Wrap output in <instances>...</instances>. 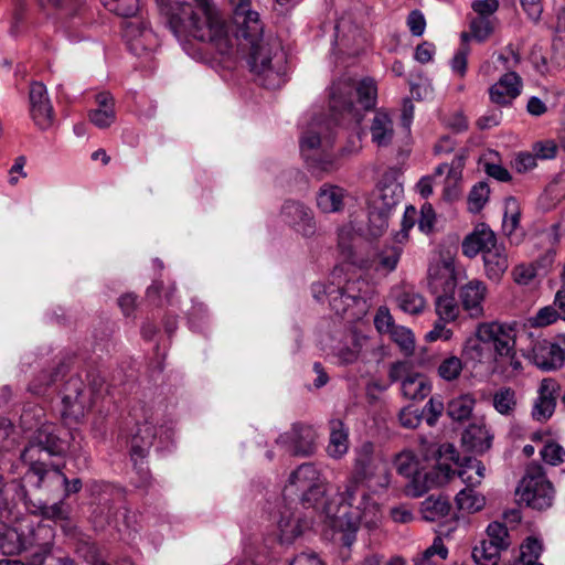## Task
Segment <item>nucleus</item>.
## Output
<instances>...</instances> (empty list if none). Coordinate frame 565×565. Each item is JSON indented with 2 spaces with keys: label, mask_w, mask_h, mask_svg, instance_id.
<instances>
[{
  "label": "nucleus",
  "mask_w": 565,
  "mask_h": 565,
  "mask_svg": "<svg viewBox=\"0 0 565 565\" xmlns=\"http://www.w3.org/2000/svg\"><path fill=\"white\" fill-rule=\"evenodd\" d=\"M391 472L387 461L375 450L372 443L362 444L355 451L351 477L343 490L327 500L319 512V521L332 534L341 533V542L350 546L361 525L374 527L382 519L380 504L365 491H360V484L367 487L387 488Z\"/></svg>",
  "instance_id": "f257e3e1"
},
{
  "label": "nucleus",
  "mask_w": 565,
  "mask_h": 565,
  "mask_svg": "<svg viewBox=\"0 0 565 565\" xmlns=\"http://www.w3.org/2000/svg\"><path fill=\"white\" fill-rule=\"evenodd\" d=\"M233 22L226 23L214 11V50L226 47L231 61L242 56L249 71L268 88L279 87L287 72V54L277 38H263L258 12L250 0H228Z\"/></svg>",
  "instance_id": "f03ea898"
},
{
  "label": "nucleus",
  "mask_w": 565,
  "mask_h": 565,
  "mask_svg": "<svg viewBox=\"0 0 565 565\" xmlns=\"http://www.w3.org/2000/svg\"><path fill=\"white\" fill-rule=\"evenodd\" d=\"M353 90L356 92L358 102L363 109L369 110L375 106L377 87L374 79L363 78L356 86L351 78L333 82L330 87L331 120L313 118L300 138V148L307 160L310 159L306 154L307 151L327 149L331 146L333 134L331 122L347 125L351 121L358 124L361 120V114L352 102Z\"/></svg>",
  "instance_id": "7ed1b4c3"
},
{
  "label": "nucleus",
  "mask_w": 565,
  "mask_h": 565,
  "mask_svg": "<svg viewBox=\"0 0 565 565\" xmlns=\"http://www.w3.org/2000/svg\"><path fill=\"white\" fill-rule=\"evenodd\" d=\"M157 4L183 50L194 60L209 62L206 56L212 41L211 0H193V3L157 0Z\"/></svg>",
  "instance_id": "20e7f679"
},
{
  "label": "nucleus",
  "mask_w": 565,
  "mask_h": 565,
  "mask_svg": "<svg viewBox=\"0 0 565 565\" xmlns=\"http://www.w3.org/2000/svg\"><path fill=\"white\" fill-rule=\"evenodd\" d=\"M461 355L473 369L494 359L505 371L511 369L518 373L522 370L513 327L497 321L478 323L473 334L466 339Z\"/></svg>",
  "instance_id": "39448f33"
},
{
  "label": "nucleus",
  "mask_w": 565,
  "mask_h": 565,
  "mask_svg": "<svg viewBox=\"0 0 565 565\" xmlns=\"http://www.w3.org/2000/svg\"><path fill=\"white\" fill-rule=\"evenodd\" d=\"M67 431L52 423L42 424L21 454V460L29 466L26 478L36 477L35 487L41 488L49 468L47 459L63 456L68 449Z\"/></svg>",
  "instance_id": "423d86ee"
},
{
  "label": "nucleus",
  "mask_w": 565,
  "mask_h": 565,
  "mask_svg": "<svg viewBox=\"0 0 565 565\" xmlns=\"http://www.w3.org/2000/svg\"><path fill=\"white\" fill-rule=\"evenodd\" d=\"M483 463L472 457L460 458L456 447L445 443L438 447L436 477L437 486L448 482L457 475L466 487H477L484 478Z\"/></svg>",
  "instance_id": "0eeeda50"
},
{
  "label": "nucleus",
  "mask_w": 565,
  "mask_h": 565,
  "mask_svg": "<svg viewBox=\"0 0 565 565\" xmlns=\"http://www.w3.org/2000/svg\"><path fill=\"white\" fill-rule=\"evenodd\" d=\"M327 492V481L311 462L301 463L295 469L284 489L286 498H297L306 508H317Z\"/></svg>",
  "instance_id": "6e6552de"
},
{
  "label": "nucleus",
  "mask_w": 565,
  "mask_h": 565,
  "mask_svg": "<svg viewBox=\"0 0 565 565\" xmlns=\"http://www.w3.org/2000/svg\"><path fill=\"white\" fill-rule=\"evenodd\" d=\"M518 491L521 500L536 510L550 508L554 499L553 484L546 478L543 467L537 463L527 466Z\"/></svg>",
  "instance_id": "1a4fd4ad"
},
{
  "label": "nucleus",
  "mask_w": 565,
  "mask_h": 565,
  "mask_svg": "<svg viewBox=\"0 0 565 565\" xmlns=\"http://www.w3.org/2000/svg\"><path fill=\"white\" fill-rule=\"evenodd\" d=\"M393 463L398 475L411 480L407 489L413 497H420L437 486L436 466L431 471H420L419 460L413 450L404 449L396 454Z\"/></svg>",
  "instance_id": "9d476101"
},
{
  "label": "nucleus",
  "mask_w": 565,
  "mask_h": 565,
  "mask_svg": "<svg viewBox=\"0 0 565 565\" xmlns=\"http://www.w3.org/2000/svg\"><path fill=\"white\" fill-rule=\"evenodd\" d=\"M392 382H401L402 395L411 401H423L431 392V384L426 375L414 372L407 362L393 363L388 371Z\"/></svg>",
  "instance_id": "9b49d317"
},
{
  "label": "nucleus",
  "mask_w": 565,
  "mask_h": 565,
  "mask_svg": "<svg viewBox=\"0 0 565 565\" xmlns=\"http://www.w3.org/2000/svg\"><path fill=\"white\" fill-rule=\"evenodd\" d=\"M316 440L317 433L311 425L296 423L289 431L281 434L276 443L292 456L309 457L316 451Z\"/></svg>",
  "instance_id": "f8f14e48"
},
{
  "label": "nucleus",
  "mask_w": 565,
  "mask_h": 565,
  "mask_svg": "<svg viewBox=\"0 0 565 565\" xmlns=\"http://www.w3.org/2000/svg\"><path fill=\"white\" fill-rule=\"evenodd\" d=\"M30 114L38 128L46 130L54 122V109L43 83L34 82L29 93Z\"/></svg>",
  "instance_id": "ddd939ff"
},
{
  "label": "nucleus",
  "mask_w": 565,
  "mask_h": 565,
  "mask_svg": "<svg viewBox=\"0 0 565 565\" xmlns=\"http://www.w3.org/2000/svg\"><path fill=\"white\" fill-rule=\"evenodd\" d=\"M312 518L299 510L286 507L278 521V540L281 544H290L305 531L311 529Z\"/></svg>",
  "instance_id": "4468645a"
},
{
  "label": "nucleus",
  "mask_w": 565,
  "mask_h": 565,
  "mask_svg": "<svg viewBox=\"0 0 565 565\" xmlns=\"http://www.w3.org/2000/svg\"><path fill=\"white\" fill-rule=\"evenodd\" d=\"M559 388V384L554 379L541 381L531 412L534 420L545 423L553 416Z\"/></svg>",
  "instance_id": "2eb2a0df"
},
{
  "label": "nucleus",
  "mask_w": 565,
  "mask_h": 565,
  "mask_svg": "<svg viewBox=\"0 0 565 565\" xmlns=\"http://www.w3.org/2000/svg\"><path fill=\"white\" fill-rule=\"evenodd\" d=\"M488 295L487 285L479 279L469 280L459 288L460 305L471 319L484 317V301Z\"/></svg>",
  "instance_id": "dca6fc26"
},
{
  "label": "nucleus",
  "mask_w": 565,
  "mask_h": 565,
  "mask_svg": "<svg viewBox=\"0 0 565 565\" xmlns=\"http://www.w3.org/2000/svg\"><path fill=\"white\" fill-rule=\"evenodd\" d=\"M282 221L305 237H310L316 232V223L312 212L300 202L286 201L281 207Z\"/></svg>",
  "instance_id": "f3484780"
},
{
  "label": "nucleus",
  "mask_w": 565,
  "mask_h": 565,
  "mask_svg": "<svg viewBox=\"0 0 565 565\" xmlns=\"http://www.w3.org/2000/svg\"><path fill=\"white\" fill-rule=\"evenodd\" d=\"M328 300L331 310L338 316L347 319L348 321H356L362 319L369 310L370 305L361 298H356L351 303L350 300L345 299V294L342 292L340 286H334L328 291Z\"/></svg>",
  "instance_id": "a211bd4d"
},
{
  "label": "nucleus",
  "mask_w": 565,
  "mask_h": 565,
  "mask_svg": "<svg viewBox=\"0 0 565 565\" xmlns=\"http://www.w3.org/2000/svg\"><path fill=\"white\" fill-rule=\"evenodd\" d=\"M527 358L541 370L553 371L563 366L565 354L558 344L541 340L533 344Z\"/></svg>",
  "instance_id": "6ab92c4d"
},
{
  "label": "nucleus",
  "mask_w": 565,
  "mask_h": 565,
  "mask_svg": "<svg viewBox=\"0 0 565 565\" xmlns=\"http://www.w3.org/2000/svg\"><path fill=\"white\" fill-rule=\"evenodd\" d=\"M498 244L495 233L484 223L475 226L473 231L462 241L461 248L465 256L476 257L479 253L482 256Z\"/></svg>",
  "instance_id": "aec40b11"
},
{
  "label": "nucleus",
  "mask_w": 565,
  "mask_h": 565,
  "mask_svg": "<svg viewBox=\"0 0 565 565\" xmlns=\"http://www.w3.org/2000/svg\"><path fill=\"white\" fill-rule=\"evenodd\" d=\"M457 286V278L454 265L450 262H443L429 267L428 288L436 297L452 295Z\"/></svg>",
  "instance_id": "412c9836"
},
{
  "label": "nucleus",
  "mask_w": 565,
  "mask_h": 565,
  "mask_svg": "<svg viewBox=\"0 0 565 565\" xmlns=\"http://www.w3.org/2000/svg\"><path fill=\"white\" fill-rule=\"evenodd\" d=\"M522 78L515 72L503 74L489 88L490 100L500 106H509L521 94Z\"/></svg>",
  "instance_id": "4be33fe9"
},
{
  "label": "nucleus",
  "mask_w": 565,
  "mask_h": 565,
  "mask_svg": "<svg viewBox=\"0 0 565 565\" xmlns=\"http://www.w3.org/2000/svg\"><path fill=\"white\" fill-rule=\"evenodd\" d=\"M62 402L64 405V415L79 418L84 415L86 408V398L84 396V383L79 377H70L64 385Z\"/></svg>",
  "instance_id": "5701e85b"
},
{
  "label": "nucleus",
  "mask_w": 565,
  "mask_h": 565,
  "mask_svg": "<svg viewBox=\"0 0 565 565\" xmlns=\"http://www.w3.org/2000/svg\"><path fill=\"white\" fill-rule=\"evenodd\" d=\"M329 430L327 454L333 459H341L349 450V428L342 419L332 418L329 420Z\"/></svg>",
  "instance_id": "b1692460"
},
{
  "label": "nucleus",
  "mask_w": 565,
  "mask_h": 565,
  "mask_svg": "<svg viewBox=\"0 0 565 565\" xmlns=\"http://www.w3.org/2000/svg\"><path fill=\"white\" fill-rule=\"evenodd\" d=\"M347 191L334 184L324 183L317 193V206L323 213H337L343 210Z\"/></svg>",
  "instance_id": "393cba45"
},
{
  "label": "nucleus",
  "mask_w": 565,
  "mask_h": 565,
  "mask_svg": "<svg viewBox=\"0 0 565 565\" xmlns=\"http://www.w3.org/2000/svg\"><path fill=\"white\" fill-rule=\"evenodd\" d=\"M96 104L97 108L88 114L89 120L99 129L108 128L116 119L114 98L109 93L103 92L96 95Z\"/></svg>",
  "instance_id": "a878e982"
},
{
  "label": "nucleus",
  "mask_w": 565,
  "mask_h": 565,
  "mask_svg": "<svg viewBox=\"0 0 565 565\" xmlns=\"http://www.w3.org/2000/svg\"><path fill=\"white\" fill-rule=\"evenodd\" d=\"M124 32L130 50L135 53L146 50L152 44L153 33L145 21L137 20L126 22L124 25Z\"/></svg>",
  "instance_id": "bb28decb"
},
{
  "label": "nucleus",
  "mask_w": 565,
  "mask_h": 565,
  "mask_svg": "<svg viewBox=\"0 0 565 565\" xmlns=\"http://www.w3.org/2000/svg\"><path fill=\"white\" fill-rule=\"evenodd\" d=\"M461 441L467 450L483 454L491 447L492 435L484 425L471 424L462 433Z\"/></svg>",
  "instance_id": "cd10ccee"
},
{
  "label": "nucleus",
  "mask_w": 565,
  "mask_h": 565,
  "mask_svg": "<svg viewBox=\"0 0 565 565\" xmlns=\"http://www.w3.org/2000/svg\"><path fill=\"white\" fill-rule=\"evenodd\" d=\"M482 257L487 277L499 281L509 267L505 247L502 244H497L493 248L487 250Z\"/></svg>",
  "instance_id": "c85d7f7f"
},
{
  "label": "nucleus",
  "mask_w": 565,
  "mask_h": 565,
  "mask_svg": "<svg viewBox=\"0 0 565 565\" xmlns=\"http://www.w3.org/2000/svg\"><path fill=\"white\" fill-rule=\"evenodd\" d=\"M370 132L373 143L377 147H387L394 137L393 120L390 115L382 110L376 111L371 121Z\"/></svg>",
  "instance_id": "c756f323"
},
{
  "label": "nucleus",
  "mask_w": 565,
  "mask_h": 565,
  "mask_svg": "<svg viewBox=\"0 0 565 565\" xmlns=\"http://www.w3.org/2000/svg\"><path fill=\"white\" fill-rule=\"evenodd\" d=\"M397 307L408 315H419L426 308V300L422 294L412 287H399L393 290Z\"/></svg>",
  "instance_id": "7c9ffc66"
},
{
  "label": "nucleus",
  "mask_w": 565,
  "mask_h": 565,
  "mask_svg": "<svg viewBox=\"0 0 565 565\" xmlns=\"http://www.w3.org/2000/svg\"><path fill=\"white\" fill-rule=\"evenodd\" d=\"M451 504L445 495H429L420 504V513L426 521H438L449 514Z\"/></svg>",
  "instance_id": "2f4dec72"
},
{
  "label": "nucleus",
  "mask_w": 565,
  "mask_h": 565,
  "mask_svg": "<svg viewBox=\"0 0 565 565\" xmlns=\"http://www.w3.org/2000/svg\"><path fill=\"white\" fill-rule=\"evenodd\" d=\"M23 550L21 534L13 527L0 523V553L2 555H17Z\"/></svg>",
  "instance_id": "473e14b6"
},
{
  "label": "nucleus",
  "mask_w": 565,
  "mask_h": 565,
  "mask_svg": "<svg viewBox=\"0 0 565 565\" xmlns=\"http://www.w3.org/2000/svg\"><path fill=\"white\" fill-rule=\"evenodd\" d=\"M473 488L475 487H466L457 493L455 500L457 508L460 511L475 513L484 507L486 498L481 493L475 491Z\"/></svg>",
  "instance_id": "72a5a7b5"
},
{
  "label": "nucleus",
  "mask_w": 565,
  "mask_h": 565,
  "mask_svg": "<svg viewBox=\"0 0 565 565\" xmlns=\"http://www.w3.org/2000/svg\"><path fill=\"white\" fill-rule=\"evenodd\" d=\"M502 551L504 550L483 539L473 547L472 558L478 565H497Z\"/></svg>",
  "instance_id": "f704fd0d"
},
{
  "label": "nucleus",
  "mask_w": 565,
  "mask_h": 565,
  "mask_svg": "<svg viewBox=\"0 0 565 565\" xmlns=\"http://www.w3.org/2000/svg\"><path fill=\"white\" fill-rule=\"evenodd\" d=\"M403 189L398 184H385L377 189L371 204L390 211L398 203Z\"/></svg>",
  "instance_id": "c9c22d12"
},
{
  "label": "nucleus",
  "mask_w": 565,
  "mask_h": 565,
  "mask_svg": "<svg viewBox=\"0 0 565 565\" xmlns=\"http://www.w3.org/2000/svg\"><path fill=\"white\" fill-rule=\"evenodd\" d=\"M45 483H47V486L64 487L66 497L72 493H77L82 489L81 479L75 478L73 480H68L57 467H52L51 470L45 472V481L43 486Z\"/></svg>",
  "instance_id": "e433bc0d"
},
{
  "label": "nucleus",
  "mask_w": 565,
  "mask_h": 565,
  "mask_svg": "<svg viewBox=\"0 0 565 565\" xmlns=\"http://www.w3.org/2000/svg\"><path fill=\"white\" fill-rule=\"evenodd\" d=\"M448 556V548L445 546L443 539L436 536L433 544L426 548L423 554L415 558V565H439Z\"/></svg>",
  "instance_id": "4c0bfd02"
},
{
  "label": "nucleus",
  "mask_w": 565,
  "mask_h": 565,
  "mask_svg": "<svg viewBox=\"0 0 565 565\" xmlns=\"http://www.w3.org/2000/svg\"><path fill=\"white\" fill-rule=\"evenodd\" d=\"M435 311L443 322H452L459 317L460 308L452 295L436 297Z\"/></svg>",
  "instance_id": "58836bf2"
},
{
  "label": "nucleus",
  "mask_w": 565,
  "mask_h": 565,
  "mask_svg": "<svg viewBox=\"0 0 565 565\" xmlns=\"http://www.w3.org/2000/svg\"><path fill=\"white\" fill-rule=\"evenodd\" d=\"M494 409L504 416H510L516 408V394L511 387H501L493 394Z\"/></svg>",
  "instance_id": "ea45409f"
},
{
  "label": "nucleus",
  "mask_w": 565,
  "mask_h": 565,
  "mask_svg": "<svg viewBox=\"0 0 565 565\" xmlns=\"http://www.w3.org/2000/svg\"><path fill=\"white\" fill-rule=\"evenodd\" d=\"M475 402L470 394L460 395L448 403L447 413L455 420H465L471 415Z\"/></svg>",
  "instance_id": "a19ab883"
},
{
  "label": "nucleus",
  "mask_w": 565,
  "mask_h": 565,
  "mask_svg": "<svg viewBox=\"0 0 565 565\" xmlns=\"http://www.w3.org/2000/svg\"><path fill=\"white\" fill-rule=\"evenodd\" d=\"M342 292L345 294V299L353 303V300L361 298L366 303L371 299V288L369 282L364 279H348L343 286H340Z\"/></svg>",
  "instance_id": "79ce46f5"
},
{
  "label": "nucleus",
  "mask_w": 565,
  "mask_h": 565,
  "mask_svg": "<svg viewBox=\"0 0 565 565\" xmlns=\"http://www.w3.org/2000/svg\"><path fill=\"white\" fill-rule=\"evenodd\" d=\"M403 249L398 245L384 247L376 256V269L384 271H393L401 258Z\"/></svg>",
  "instance_id": "37998d69"
},
{
  "label": "nucleus",
  "mask_w": 565,
  "mask_h": 565,
  "mask_svg": "<svg viewBox=\"0 0 565 565\" xmlns=\"http://www.w3.org/2000/svg\"><path fill=\"white\" fill-rule=\"evenodd\" d=\"M520 209L514 198H508L504 201L503 231L511 237L520 225Z\"/></svg>",
  "instance_id": "c03bdc74"
},
{
  "label": "nucleus",
  "mask_w": 565,
  "mask_h": 565,
  "mask_svg": "<svg viewBox=\"0 0 565 565\" xmlns=\"http://www.w3.org/2000/svg\"><path fill=\"white\" fill-rule=\"evenodd\" d=\"M146 436L140 437L141 428L138 429V433L132 437L131 440V458L137 460L138 458L142 459L147 456L148 449L152 444V439L154 437L153 429L148 424L143 425Z\"/></svg>",
  "instance_id": "a18cd8bd"
},
{
  "label": "nucleus",
  "mask_w": 565,
  "mask_h": 565,
  "mask_svg": "<svg viewBox=\"0 0 565 565\" xmlns=\"http://www.w3.org/2000/svg\"><path fill=\"white\" fill-rule=\"evenodd\" d=\"M489 194L490 189L486 181L475 184L468 195V210L472 213L480 212L488 202Z\"/></svg>",
  "instance_id": "49530a36"
},
{
  "label": "nucleus",
  "mask_w": 565,
  "mask_h": 565,
  "mask_svg": "<svg viewBox=\"0 0 565 565\" xmlns=\"http://www.w3.org/2000/svg\"><path fill=\"white\" fill-rule=\"evenodd\" d=\"M103 2L110 12L122 18L135 17L140 7V0H103Z\"/></svg>",
  "instance_id": "de8ad7c7"
},
{
  "label": "nucleus",
  "mask_w": 565,
  "mask_h": 565,
  "mask_svg": "<svg viewBox=\"0 0 565 565\" xmlns=\"http://www.w3.org/2000/svg\"><path fill=\"white\" fill-rule=\"evenodd\" d=\"M390 211L370 205L369 211V223L370 232L373 236H380L387 227Z\"/></svg>",
  "instance_id": "09e8293b"
},
{
  "label": "nucleus",
  "mask_w": 565,
  "mask_h": 565,
  "mask_svg": "<svg viewBox=\"0 0 565 565\" xmlns=\"http://www.w3.org/2000/svg\"><path fill=\"white\" fill-rule=\"evenodd\" d=\"M388 335L406 355L413 353L415 341L414 335L408 328L396 326Z\"/></svg>",
  "instance_id": "8fccbe9b"
},
{
  "label": "nucleus",
  "mask_w": 565,
  "mask_h": 565,
  "mask_svg": "<svg viewBox=\"0 0 565 565\" xmlns=\"http://www.w3.org/2000/svg\"><path fill=\"white\" fill-rule=\"evenodd\" d=\"M362 342L363 339L352 335L351 343L340 348L337 352L340 363L348 365L356 362L362 351Z\"/></svg>",
  "instance_id": "3c124183"
},
{
  "label": "nucleus",
  "mask_w": 565,
  "mask_h": 565,
  "mask_svg": "<svg viewBox=\"0 0 565 565\" xmlns=\"http://www.w3.org/2000/svg\"><path fill=\"white\" fill-rule=\"evenodd\" d=\"M469 28L471 36L478 42H483L491 35L494 25L490 18L476 17L471 19Z\"/></svg>",
  "instance_id": "603ef678"
},
{
  "label": "nucleus",
  "mask_w": 565,
  "mask_h": 565,
  "mask_svg": "<svg viewBox=\"0 0 565 565\" xmlns=\"http://www.w3.org/2000/svg\"><path fill=\"white\" fill-rule=\"evenodd\" d=\"M487 541L507 550L510 545L508 529L503 523L492 522L487 527Z\"/></svg>",
  "instance_id": "864d4df0"
},
{
  "label": "nucleus",
  "mask_w": 565,
  "mask_h": 565,
  "mask_svg": "<svg viewBox=\"0 0 565 565\" xmlns=\"http://www.w3.org/2000/svg\"><path fill=\"white\" fill-rule=\"evenodd\" d=\"M462 371V360L458 356L445 359L438 366V374L446 381L456 380Z\"/></svg>",
  "instance_id": "5fc2aeb1"
},
{
  "label": "nucleus",
  "mask_w": 565,
  "mask_h": 565,
  "mask_svg": "<svg viewBox=\"0 0 565 565\" xmlns=\"http://www.w3.org/2000/svg\"><path fill=\"white\" fill-rule=\"evenodd\" d=\"M75 553L88 564H95L99 558L97 545L88 539H78L75 543Z\"/></svg>",
  "instance_id": "6e6d98bb"
},
{
  "label": "nucleus",
  "mask_w": 565,
  "mask_h": 565,
  "mask_svg": "<svg viewBox=\"0 0 565 565\" xmlns=\"http://www.w3.org/2000/svg\"><path fill=\"white\" fill-rule=\"evenodd\" d=\"M540 454L543 460L551 466H557L565 461V449L554 441L547 443Z\"/></svg>",
  "instance_id": "4d7b16f0"
},
{
  "label": "nucleus",
  "mask_w": 565,
  "mask_h": 565,
  "mask_svg": "<svg viewBox=\"0 0 565 565\" xmlns=\"http://www.w3.org/2000/svg\"><path fill=\"white\" fill-rule=\"evenodd\" d=\"M543 551L542 543L535 537H527L521 546L520 559L522 563H531L537 561Z\"/></svg>",
  "instance_id": "13d9d810"
},
{
  "label": "nucleus",
  "mask_w": 565,
  "mask_h": 565,
  "mask_svg": "<svg viewBox=\"0 0 565 565\" xmlns=\"http://www.w3.org/2000/svg\"><path fill=\"white\" fill-rule=\"evenodd\" d=\"M532 151L537 159L550 160L556 157L558 147L554 140L546 139L534 142L532 146Z\"/></svg>",
  "instance_id": "bf43d9fd"
},
{
  "label": "nucleus",
  "mask_w": 565,
  "mask_h": 565,
  "mask_svg": "<svg viewBox=\"0 0 565 565\" xmlns=\"http://www.w3.org/2000/svg\"><path fill=\"white\" fill-rule=\"evenodd\" d=\"M559 319V313L552 306L541 308L536 315L530 319L533 327H546Z\"/></svg>",
  "instance_id": "052dcab7"
},
{
  "label": "nucleus",
  "mask_w": 565,
  "mask_h": 565,
  "mask_svg": "<svg viewBox=\"0 0 565 565\" xmlns=\"http://www.w3.org/2000/svg\"><path fill=\"white\" fill-rule=\"evenodd\" d=\"M374 326L380 333L390 334L397 326L387 307H380L374 317Z\"/></svg>",
  "instance_id": "680f3d73"
},
{
  "label": "nucleus",
  "mask_w": 565,
  "mask_h": 565,
  "mask_svg": "<svg viewBox=\"0 0 565 565\" xmlns=\"http://www.w3.org/2000/svg\"><path fill=\"white\" fill-rule=\"evenodd\" d=\"M469 47L461 46L454 55L450 62L451 71L459 77H465L468 68Z\"/></svg>",
  "instance_id": "e2e57ef3"
},
{
  "label": "nucleus",
  "mask_w": 565,
  "mask_h": 565,
  "mask_svg": "<svg viewBox=\"0 0 565 565\" xmlns=\"http://www.w3.org/2000/svg\"><path fill=\"white\" fill-rule=\"evenodd\" d=\"M40 509L42 516L45 519L60 521L66 520L68 516V510L63 502H57L52 505H43Z\"/></svg>",
  "instance_id": "0e129e2a"
},
{
  "label": "nucleus",
  "mask_w": 565,
  "mask_h": 565,
  "mask_svg": "<svg viewBox=\"0 0 565 565\" xmlns=\"http://www.w3.org/2000/svg\"><path fill=\"white\" fill-rule=\"evenodd\" d=\"M435 211L433 206L425 203L420 209V217L418 220V227L423 233H430L435 225Z\"/></svg>",
  "instance_id": "69168bd1"
},
{
  "label": "nucleus",
  "mask_w": 565,
  "mask_h": 565,
  "mask_svg": "<svg viewBox=\"0 0 565 565\" xmlns=\"http://www.w3.org/2000/svg\"><path fill=\"white\" fill-rule=\"evenodd\" d=\"M520 3L529 20L537 24L543 13L542 0H520Z\"/></svg>",
  "instance_id": "338daca9"
},
{
  "label": "nucleus",
  "mask_w": 565,
  "mask_h": 565,
  "mask_svg": "<svg viewBox=\"0 0 565 565\" xmlns=\"http://www.w3.org/2000/svg\"><path fill=\"white\" fill-rule=\"evenodd\" d=\"M472 10L478 17L490 18L499 9L498 0H473L471 2Z\"/></svg>",
  "instance_id": "774afa93"
}]
</instances>
